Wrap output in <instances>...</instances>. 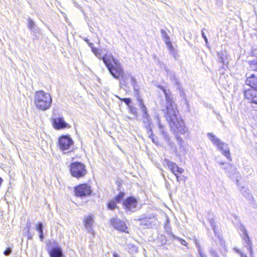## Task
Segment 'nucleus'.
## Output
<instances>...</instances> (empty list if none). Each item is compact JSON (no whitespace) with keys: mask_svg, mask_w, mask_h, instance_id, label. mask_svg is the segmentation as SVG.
<instances>
[{"mask_svg":"<svg viewBox=\"0 0 257 257\" xmlns=\"http://www.w3.org/2000/svg\"><path fill=\"white\" fill-rule=\"evenodd\" d=\"M143 122L145 124V127H146L147 131H148V135H152V131L151 129V127L150 126V118L149 117V115H147V116H143Z\"/></svg>","mask_w":257,"mask_h":257,"instance_id":"nucleus-18","label":"nucleus"},{"mask_svg":"<svg viewBox=\"0 0 257 257\" xmlns=\"http://www.w3.org/2000/svg\"><path fill=\"white\" fill-rule=\"evenodd\" d=\"M245 83L250 87V88H257V75L252 74L247 77L245 80Z\"/></svg>","mask_w":257,"mask_h":257,"instance_id":"nucleus-17","label":"nucleus"},{"mask_svg":"<svg viewBox=\"0 0 257 257\" xmlns=\"http://www.w3.org/2000/svg\"><path fill=\"white\" fill-rule=\"evenodd\" d=\"M166 45L170 51L173 50V46L170 41H166Z\"/></svg>","mask_w":257,"mask_h":257,"instance_id":"nucleus-29","label":"nucleus"},{"mask_svg":"<svg viewBox=\"0 0 257 257\" xmlns=\"http://www.w3.org/2000/svg\"><path fill=\"white\" fill-rule=\"evenodd\" d=\"M83 222L86 230L94 236V230L92 228L94 223V216L91 214L85 215L84 217Z\"/></svg>","mask_w":257,"mask_h":257,"instance_id":"nucleus-12","label":"nucleus"},{"mask_svg":"<svg viewBox=\"0 0 257 257\" xmlns=\"http://www.w3.org/2000/svg\"><path fill=\"white\" fill-rule=\"evenodd\" d=\"M180 242H181V244H182L183 245H186L187 242L185 240L180 239Z\"/></svg>","mask_w":257,"mask_h":257,"instance_id":"nucleus-34","label":"nucleus"},{"mask_svg":"<svg viewBox=\"0 0 257 257\" xmlns=\"http://www.w3.org/2000/svg\"><path fill=\"white\" fill-rule=\"evenodd\" d=\"M201 35H202V37L204 38L206 44H208V40H207L206 36L205 35V33L203 31V30H202V32H201Z\"/></svg>","mask_w":257,"mask_h":257,"instance_id":"nucleus-31","label":"nucleus"},{"mask_svg":"<svg viewBox=\"0 0 257 257\" xmlns=\"http://www.w3.org/2000/svg\"><path fill=\"white\" fill-rule=\"evenodd\" d=\"M248 63L251 71H257V60H250Z\"/></svg>","mask_w":257,"mask_h":257,"instance_id":"nucleus-21","label":"nucleus"},{"mask_svg":"<svg viewBox=\"0 0 257 257\" xmlns=\"http://www.w3.org/2000/svg\"><path fill=\"white\" fill-rule=\"evenodd\" d=\"M85 41L88 43V44L89 45V46L92 48V47H93V44L91 43H89L88 42V40H86Z\"/></svg>","mask_w":257,"mask_h":257,"instance_id":"nucleus-36","label":"nucleus"},{"mask_svg":"<svg viewBox=\"0 0 257 257\" xmlns=\"http://www.w3.org/2000/svg\"><path fill=\"white\" fill-rule=\"evenodd\" d=\"M176 139L179 142V146L175 149V153L177 157L180 158L182 156H184L187 152L185 144L180 137H177Z\"/></svg>","mask_w":257,"mask_h":257,"instance_id":"nucleus-13","label":"nucleus"},{"mask_svg":"<svg viewBox=\"0 0 257 257\" xmlns=\"http://www.w3.org/2000/svg\"><path fill=\"white\" fill-rule=\"evenodd\" d=\"M28 27L31 30V31L33 33H37L38 30L37 27L35 25L34 22L31 20L29 19L28 20Z\"/></svg>","mask_w":257,"mask_h":257,"instance_id":"nucleus-22","label":"nucleus"},{"mask_svg":"<svg viewBox=\"0 0 257 257\" xmlns=\"http://www.w3.org/2000/svg\"><path fill=\"white\" fill-rule=\"evenodd\" d=\"M113 257H119V255L115 252L113 253Z\"/></svg>","mask_w":257,"mask_h":257,"instance_id":"nucleus-38","label":"nucleus"},{"mask_svg":"<svg viewBox=\"0 0 257 257\" xmlns=\"http://www.w3.org/2000/svg\"><path fill=\"white\" fill-rule=\"evenodd\" d=\"M139 107L143 112V116H147V115L148 114L147 113V108L144 105L142 99L139 100Z\"/></svg>","mask_w":257,"mask_h":257,"instance_id":"nucleus-23","label":"nucleus"},{"mask_svg":"<svg viewBox=\"0 0 257 257\" xmlns=\"http://www.w3.org/2000/svg\"><path fill=\"white\" fill-rule=\"evenodd\" d=\"M158 125H159V127H160L161 129H162V127H163V126H162V124H160V122H159V123H158Z\"/></svg>","mask_w":257,"mask_h":257,"instance_id":"nucleus-40","label":"nucleus"},{"mask_svg":"<svg viewBox=\"0 0 257 257\" xmlns=\"http://www.w3.org/2000/svg\"><path fill=\"white\" fill-rule=\"evenodd\" d=\"M92 51L97 57L100 55V50L96 48L92 47Z\"/></svg>","mask_w":257,"mask_h":257,"instance_id":"nucleus-27","label":"nucleus"},{"mask_svg":"<svg viewBox=\"0 0 257 257\" xmlns=\"http://www.w3.org/2000/svg\"><path fill=\"white\" fill-rule=\"evenodd\" d=\"M122 100L124 102H125L127 105H128L131 102V99L128 98H125L122 99Z\"/></svg>","mask_w":257,"mask_h":257,"instance_id":"nucleus-30","label":"nucleus"},{"mask_svg":"<svg viewBox=\"0 0 257 257\" xmlns=\"http://www.w3.org/2000/svg\"><path fill=\"white\" fill-rule=\"evenodd\" d=\"M207 137L210 141L217 147L218 150L220 151L223 155H225V151L223 149L224 143L221 142L220 140L212 133H208Z\"/></svg>","mask_w":257,"mask_h":257,"instance_id":"nucleus-14","label":"nucleus"},{"mask_svg":"<svg viewBox=\"0 0 257 257\" xmlns=\"http://www.w3.org/2000/svg\"><path fill=\"white\" fill-rule=\"evenodd\" d=\"M70 171L71 175L76 178L83 177L87 173L85 165L79 162H75L70 164Z\"/></svg>","mask_w":257,"mask_h":257,"instance_id":"nucleus-4","label":"nucleus"},{"mask_svg":"<svg viewBox=\"0 0 257 257\" xmlns=\"http://www.w3.org/2000/svg\"><path fill=\"white\" fill-rule=\"evenodd\" d=\"M110 222L113 227L116 230L128 233V231L126 230L127 227L125 223L120 219L117 217L113 218L111 219Z\"/></svg>","mask_w":257,"mask_h":257,"instance_id":"nucleus-10","label":"nucleus"},{"mask_svg":"<svg viewBox=\"0 0 257 257\" xmlns=\"http://www.w3.org/2000/svg\"><path fill=\"white\" fill-rule=\"evenodd\" d=\"M48 251L51 257H63L62 249L57 243H56V245L49 248Z\"/></svg>","mask_w":257,"mask_h":257,"instance_id":"nucleus-15","label":"nucleus"},{"mask_svg":"<svg viewBox=\"0 0 257 257\" xmlns=\"http://www.w3.org/2000/svg\"><path fill=\"white\" fill-rule=\"evenodd\" d=\"M53 126L57 130L63 128L67 126L68 124L64 121V118L58 117L53 119Z\"/></svg>","mask_w":257,"mask_h":257,"instance_id":"nucleus-16","label":"nucleus"},{"mask_svg":"<svg viewBox=\"0 0 257 257\" xmlns=\"http://www.w3.org/2000/svg\"><path fill=\"white\" fill-rule=\"evenodd\" d=\"M102 59L114 78L119 79L123 76L124 71L121 64L111 54H105Z\"/></svg>","mask_w":257,"mask_h":257,"instance_id":"nucleus-2","label":"nucleus"},{"mask_svg":"<svg viewBox=\"0 0 257 257\" xmlns=\"http://www.w3.org/2000/svg\"><path fill=\"white\" fill-rule=\"evenodd\" d=\"M200 255H201V257H206V256L205 255H204L202 253H201V252H199Z\"/></svg>","mask_w":257,"mask_h":257,"instance_id":"nucleus-39","label":"nucleus"},{"mask_svg":"<svg viewBox=\"0 0 257 257\" xmlns=\"http://www.w3.org/2000/svg\"><path fill=\"white\" fill-rule=\"evenodd\" d=\"M74 192L76 196H87L91 193V187L86 184H80L75 187Z\"/></svg>","mask_w":257,"mask_h":257,"instance_id":"nucleus-8","label":"nucleus"},{"mask_svg":"<svg viewBox=\"0 0 257 257\" xmlns=\"http://www.w3.org/2000/svg\"><path fill=\"white\" fill-rule=\"evenodd\" d=\"M237 252L240 254V257H247V255L240 251L237 250Z\"/></svg>","mask_w":257,"mask_h":257,"instance_id":"nucleus-33","label":"nucleus"},{"mask_svg":"<svg viewBox=\"0 0 257 257\" xmlns=\"http://www.w3.org/2000/svg\"><path fill=\"white\" fill-rule=\"evenodd\" d=\"M228 154H229V152L226 151V156H227Z\"/></svg>","mask_w":257,"mask_h":257,"instance_id":"nucleus-41","label":"nucleus"},{"mask_svg":"<svg viewBox=\"0 0 257 257\" xmlns=\"http://www.w3.org/2000/svg\"><path fill=\"white\" fill-rule=\"evenodd\" d=\"M59 147L64 154L68 153L73 150V142L68 136H62L59 139Z\"/></svg>","mask_w":257,"mask_h":257,"instance_id":"nucleus-5","label":"nucleus"},{"mask_svg":"<svg viewBox=\"0 0 257 257\" xmlns=\"http://www.w3.org/2000/svg\"><path fill=\"white\" fill-rule=\"evenodd\" d=\"M12 252V249L11 248H7L5 251L4 252V253L5 255L8 256Z\"/></svg>","mask_w":257,"mask_h":257,"instance_id":"nucleus-28","label":"nucleus"},{"mask_svg":"<svg viewBox=\"0 0 257 257\" xmlns=\"http://www.w3.org/2000/svg\"><path fill=\"white\" fill-rule=\"evenodd\" d=\"M43 225L42 223L40 222L36 225V229L37 231L39 232V237L41 241L43 240L44 235H43Z\"/></svg>","mask_w":257,"mask_h":257,"instance_id":"nucleus-20","label":"nucleus"},{"mask_svg":"<svg viewBox=\"0 0 257 257\" xmlns=\"http://www.w3.org/2000/svg\"><path fill=\"white\" fill-rule=\"evenodd\" d=\"M123 204L127 211L134 212L137 210L138 202L135 198L130 197L125 200Z\"/></svg>","mask_w":257,"mask_h":257,"instance_id":"nucleus-11","label":"nucleus"},{"mask_svg":"<svg viewBox=\"0 0 257 257\" xmlns=\"http://www.w3.org/2000/svg\"><path fill=\"white\" fill-rule=\"evenodd\" d=\"M164 165L167 166L168 168L174 174L177 178V182H179V176L178 173L182 174L184 172V169L179 167L176 164L173 163L167 159H165L164 162Z\"/></svg>","mask_w":257,"mask_h":257,"instance_id":"nucleus-7","label":"nucleus"},{"mask_svg":"<svg viewBox=\"0 0 257 257\" xmlns=\"http://www.w3.org/2000/svg\"><path fill=\"white\" fill-rule=\"evenodd\" d=\"M140 221V225L143 227L151 228L157 224V219L153 215L143 216L141 218L136 219Z\"/></svg>","mask_w":257,"mask_h":257,"instance_id":"nucleus-6","label":"nucleus"},{"mask_svg":"<svg viewBox=\"0 0 257 257\" xmlns=\"http://www.w3.org/2000/svg\"><path fill=\"white\" fill-rule=\"evenodd\" d=\"M162 135L163 136V137L166 141V142L167 143L168 145L172 147L173 146V143L171 141H170L169 137L168 136L166 133L164 132L163 130H161Z\"/></svg>","mask_w":257,"mask_h":257,"instance_id":"nucleus-24","label":"nucleus"},{"mask_svg":"<svg viewBox=\"0 0 257 257\" xmlns=\"http://www.w3.org/2000/svg\"><path fill=\"white\" fill-rule=\"evenodd\" d=\"M162 90L166 99L165 108L163 110L166 111V120L174 133L178 132L181 134H184L187 131V128L185 126L184 121L179 116L177 105L166 89L162 88Z\"/></svg>","mask_w":257,"mask_h":257,"instance_id":"nucleus-1","label":"nucleus"},{"mask_svg":"<svg viewBox=\"0 0 257 257\" xmlns=\"http://www.w3.org/2000/svg\"><path fill=\"white\" fill-rule=\"evenodd\" d=\"M116 201L115 200H111L108 204V208L110 210H113L116 207Z\"/></svg>","mask_w":257,"mask_h":257,"instance_id":"nucleus-25","label":"nucleus"},{"mask_svg":"<svg viewBox=\"0 0 257 257\" xmlns=\"http://www.w3.org/2000/svg\"><path fill=\"white\" fill-rule=\"evenodd\" d=\"M131 79H132V83H133V85H135V84L136 83V79L134 77H132L131 78Z\"/></svg>","mask_w":257,"mask_h":257,"instance_id":"nucleus-37","label":"nucleus"},{"mask_svg":"<svg viewBox=\"0 0 257 257\" xmlns=\"http://www.w3.org/2000/svg\"><path fill=\"white\" fill-rule=\"evenodd\" d=\"M244 98L249 100L251 103L257 104V88H248L243 90Z\"/></svg>","mask_w":257,"mask_h":257,"instance_id":"nucleus-9","label":"nucleus"},{"mask_svg":"<svg viewBox=\"0 0 257 257\" xmlns=\"http://www.w3.org/2000/svg\"><path fill=\"white\" fill-rule=\"evenodd\" d=\"M243 239L245 241V243L247 244L249 246V250L250 253V257H254L253 255V251L252 247L250 246L251 242L249 239V237L248 236V235L246 231H244V236H243Z\"/></svg>","mask_w":257,"mask_h":257,"instance_id":"nucleus-19","label":"nucleus"},{"mask_svg":"<svg viewBox=\"0 0 257 257\" xmlns=\"http://www.w3.org/2000/svg\"><path fill=\"white\" fill-rule=\"evenodd\" d=\"M124 196V193L120 192L119 194L115 197L114 200L116 201V202L118 203L123 198Z\"/></svg>","mask_w":257,"mask_h":257,"instance_id":"nucleus-26","label":"nucleus"},{"mask_svg":"<svg viewBox=\"0 0 257 257\" xmlns=\"http://www.w3.org/2000/svg\"><path fill=\"white\" fill-rule=\"evenodd\" d=\"M164 41L165 42V43H166V41H170L169 40V36L168 35H165L164 36Z\"/></svg>","mask_w":257,"mask_h":257,"instance_id":"nucleus-35","label":"nucleus"},{"mask_svg":"<svg viewBox=\"0 0 257 257\" xmlns=\"http://www.w3.org/2000/svg\"><path fill=\"white\" fill-rule=\"evenodd\" d=\"M220 164H221V165H223V163H222H222H220Z\"/></svg>","mask_w":257,"mask_h":257,"instance_id":"nucleus-42","label":"nucleus"},{"mask_svg":"<svg viewBox=\"0 0 257 257\" xmlns=\"http://www.w3.org/2000/svg\"><path fill=\"white\" fill-rule=\"evenodd\" d=\"M34 103L37 109L45 111L51 107L52 98L49 93L43 90H39L35 93Z\"/></svg>","mask_w":257,"mask_h":257,"instance_id":"nucleus-3","label":"nucleus"},{"mask_svg":"<svg viewBox=\"0 0 257 257\" xmlns=\"http://www.w3.org/2000/svg\"><path fill=\"white\" fill-rule=\"evenodd\" d=\"M218 55L219 56V61L220 62L222 63L223 64L224 63V58L223 57V55H220L219 53L218 54Z\"/></svg>","mask_w":257,"mask_h":257,"instance_id":"nucleus-32","label":"nucleus"}]
</instances>
